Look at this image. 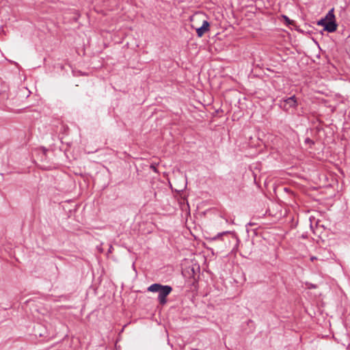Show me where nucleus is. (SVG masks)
Returning a JSON list of instances; mask_svg holds the SVG:
<instances>
[{"label":"nucleus","instance_id":"1","mask_svg":"<svg viewBox=\"0 0 350 350\" xmlns=\"http://www.w3.org/2000/svg\"><path fill=\"white\" fill-rule=\"evenodd\" d=\"M148 291L158 293V301L160 304L165 305L167 303V297L172 291V288L168 285H162L158 283L151 284L148 287Z\"/></svg>","mask_w":350,"mask_h":350},{"label":"nucleus","instance_id":"2","mask_svg":"<svg viewBox=\"0 0 350 350\" xmlns=\"http://www.w3.org/2000/svg\"><path fill=\"white\" fill-rule=\"evenodd\" d=\"M297 107V101L295 96L284 99L280 102V107L284 111L295 109Z\"/></svg>","mask_w":350,"mask_h":350},{"label":"nucleus","instance_id":"3","mask_svg":"<svg viewBox=\"0 0 350 350\" xmlns=\"http://www.w3.org/2000/svg\"><path fill=\"white\" fill-rule=\"evenodd\" d=\"M209 26V23L206 20L202 21V24L201 26H198L196 24L191 25L192 28L196 29L197 35L200 38L202 37L206 32L208 31Z\"/></svg>","mask_w":350,"mask_h":350},{"label":"nucleus","instance_id":"4","mask_svg":"<svg viewBox=\"0 0 350 350\" xmlns=\"http://www.w3.org/2000/svg\"><path fill=\"white\" fill-rule=\"evenodd\" d=\"M318 24L323 26L324 29L328 32H334L337 29V25L335 23V21H327L325 19H321Z\"/></svg>","mask_w":350,"mask_h":350},{"label":"nucleus","instance_id":"5","mask_svg":"<svg viewBox=\"0 0 350 350\" xmlns=\"http://www.w3.org/2000/svg\"><path fill=\"white\" fill-rule=\"evenodd\" d=\"M325 20H326L327 21H334L335 20V16H334V8H332V10H330L328 13L327 14L326 16H325V18H324Z\"/></svg>","mask_w":350,"mask_h":350},{"label":"nucleus","instance_id":"6","mask_svg":"<svg viewBox=\"0 0 350 350\" xmlns=\"http://www.w3.org/2000/svg\"><path fill=\"white\" fill-rule=\"evenodd\" d=\"M202 15H196L191 18V21H194L196 19H198V18L201 17Z\"/></svg>","mask_w":350,"mask_h":350},{"label":"nucleus","instance_id":"7","mask_svg":"<svg viewBox=\"0 0 350 350\" xmlns=\"http://www.w3.org/2000/svg\"><path fill=\"white\" fill-rule=\"evenodd\" d=\"M282 17L284 18V20H285L288 23H289V24L291 23H290V20H289V18H288L286 16H284H284H282Z\"/></svg>","mask_w":350,"mask_h":350},{"label":"nucleus","instance_id":"8","mask_svg":"<svg viewBox=\"0 0 350 350\" xmlns=\"http://www.w3.org/2000/svg\"><path fill=\"white\" fill-rule=\"evenodd\" d=\"M316 259H317V258H316L315 256H312V257L310 258L311 261H314V260H316Z\"/></svg>","mask_w":350,"mask_h":350},{"label":"nucleus","instance_id":"9","mask_svg":"<svg viewBox=\"0 0 350 350\" xmlns=\"http://www.w3.org/2000/svg\"><path fill=\"white\" fill-rule=\"evenodd\" d=\"M310 142V139H308H308H306V142H307V143H308V142Z\"/></svg>","mask_w":350,"mask_h":350}]
</instances>
